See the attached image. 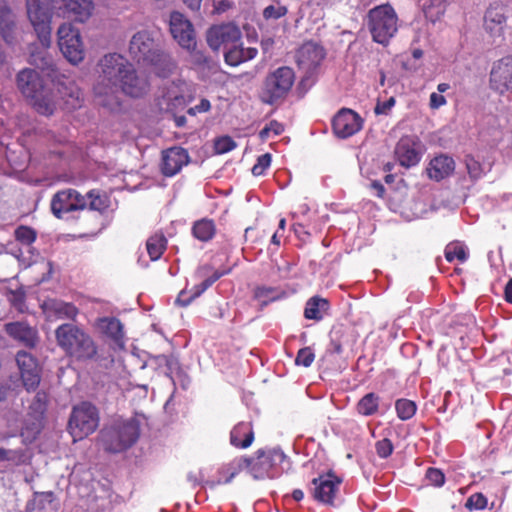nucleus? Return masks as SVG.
<instances>
[{"label": "nucleus", "instance_id": "50", "mask_svg": "<svg viewBox=\"0 0 512 512\" xmlns=\"http://www.w3.org/2000/svg\"><path fill=\"white\" fill-rule=\"evenodd\" d=\"M425 478L430 485L435 487H442L445 483V475L438 468H428L425 473Z\"/></svg>", "mask_w": 512, "mask_h": 512}, {"label": "nucleus", "instance_id": "24", "mask_svg": "<svg viewBox=\"0 0 512 512\" xmlns=\"http://www.w3.org/2000/svg\"><path fill=\"white\" fill-rule=\"evenodd\" d=\"M4 330L11 338L22 343L26 347L33 348L37 344V330L25 322L7 323L4 326Z\"/></svg>", "mask_w": 512, "mask_h": 512}, {"label": "nucleus", "instance_id": "49", "mask_svg": "<svg viewBox=\"0 0 512 512\" xmlns=\"http://www.w3.org/2000/svg\"><path fill=\"white\" fill-rule=\"evenodd\" d=\"M315 359V354L311 347L301 348L295 358V364L298 366L309 367Z\"/></svg>", "mask_w": 512, "mask_h": 512}, {"label": "nucleus", "instance_id": "18", "mask_svg": "<svg viewBox=\"0 0 512 512\" xmlns=\"http://www.w3.org/2000/svg\"><path fill=\"white\" fill-rule=\"evenodd\" d=\"M362 118L353 110L342 108L333 118L332 128L338 138H348L361 130Z\"/></svg>", "mask_w": 512, "mask_h": 512}, {"label": "nucleus", "instance_id": "17", "mask_svg": "<svg viewBox=\"0 0 512 512\" xmlns=\"http://www.w3.org/2000/svg\"><path fill=\"white\" fill-rule=\"evenodd\" d=\"M341 483L342 479L333 473L320 475L312 480V495L318 502L333 504Z\"/></svg>", "mask_w": 512, "mask_h": 512}, {"label": "nucleus", "instance_id": "5", "mask_svg": "<svg viewBox=\"0 0 512 512\" xmlns=\"http://www.w3.org/2000/svg\"><path fill=\"white\" fill-rule=\"evenodd\" d=\"M368 29L372 39L386 45L398 30V17L395 10L388 4L374 7L368 12Z\"/></svg>", "mask_w": 512, "mask_h": 512}, {"label": "nucleus", "instance_id": "21", "mask_svg": "<svg viewBox=\"0 0 512 512\" xmlns=\"http://www.w3.org/2000/svg\"><path fill=\"white\" fill-rule=\"evenodd\" d=\"M190 161L186 149L180 146H174L162 151L161 172L166 177H172L178 174L181 169Z\"/></svg>", "mask_w": 512, "mask_h": 512}, {"label": "nucleus", "instance_id": "16", "mask_svg": "<svg viewBox=\"0 0 512 512\" xmlns=\"http://www.w3.org/2000/svg\"><path fill=\"white\" fill-rule=\"evenodd\" d=\"M87 201L74 189H65L57 192L51 200V211L57 218H62L63 214L85 209Z\"/></svg>", "mask_w": 512, "mask_h": 512}, {"label": "nucleus", "instance_id": "20", "mask_svg": "<svg viewBox=\"0 0 512 512\" xmlns=\"http://www.w3.org/2000/svg\"><path fill=\"white\" fill-rule=\"evenodd\" d=\"M16 363L26 390H35L40 383V367L37 360L26 351H19Z\"/></svg>", "mask_w": 512, "mask_h": 512}, {"label": "nucleus", "instance_id": "41", "mask_svg": "<svg viewBox=\"0 0 512 512\" xmlns=\"http://www.w3.org/2000/svg\"><path fill=\"white\" fill-rule=\"evenodd\" d=\"M100 328L114 340H119L123 337V326L117 318L106 317L101 319Z\"/></svg>", "mask_w": 512, "mask_h": 512}, {"label": "nucleus", "instance_id": "64", "mask_svg": "<svg viewBox=\"0 0 512 512\" xmlns=\"http://www.w3.org/2000/svg\"><path fill=\"white\" fill-rule=\"evenodd\" d=\"M505 299L512 304V279L508 281L505 287Z\"/></svg>", "mask_w": 512, "mask_h": 512}, {"label": "nucleus", "instance_id": "53", "mask_svg": "<svg viewBox=\"0 0 512 512\" xmlns=\"http://www.w3.org/2000/svg\"><path fill=\"white\" fill-rule=\"evenodd\" d=\"M186 50L189 52V61L193 66L203 67L208 64V57L201 50L196 49V45Z\"/></svg>", "mask_w": 512, "mask_h": 512}, {"label": "nucleus", "instance_id": "9", "mask_svg": "<svg viewBox=\"0 0 512 512\" xmlns=\"http://www.w3.org/2000/svg\"><path fill=\"white\" fill-rule=\"evenodd\" d=\"M98 425L99 414L94 405L82 402L73 408L68 427L75 440L83 439L92 434Z\"/></svg>", "mask_w": 512, "mask_h": 512}, {"label": "nucleus", "instance_id": "8", "mask_svg": "<svg viewBox=\"0 0 512 512\" xmlns=\"http://www.w3.org/2000/svg\"><path fill=\"white\" fill-rule=\"evenodd\" d=\"M57 38L59 49L69 63L78 65L85 59V46L78 28L71 23H62Z\"/></svg>", "mask_w": 512, "mask_h": 512}, {"label": "nucleus", "instance_id": "7", "mask_svg": "<svg viewBox=\"0 0 512 512\" xmlns=\"http://www.w3.org/2000/svg\"><path fill=\"white\" fill-rule=\"evenodd\" d=\"M286 455L279 449H259L254 457H249L248 470L255 479H274L283 471Z\"/></svg>", "mask_w": 512, "mask_h": 512}, {"label": "nucleus", "instance_id": "10", "mask_svg": "<svg viewBox=\"0 0 512 512\" xmlns=\"http://www.w3.org/2000/svg\"><path fill=\"white\" fill-rule=\"evenodd\" d=\"M295 81L292 68L282 66L269 73L265 80L264 102L275 104L284 99L291 90Z\"/></svg>", "mask_w": 512, "mask_h": 512}, {"label": "nucleus", "instance_id": "46", "mask_svg": "<svg viewBox=\"0 0 512 512\" xmlns=\"http://www.w3.org/2000/svg\"><path fill=\"white\" fill-rule=\"evenodd\" d=\"M42 424L39 419H35L32 423H26L21 430V436L27 442H32L36 436L40 433Z\"/></svg>", "mask_w": 512, "mask_h": 512}, {"label": "nucleus", "instance_id": "63", "mask_svg": "<svg viewBox=\"0 0 512 512\" xmlns=\"http://www.w3.org/2000/svg\"><path fill=\"white\" fill-rule=\"evenodd\" d=\"M284 233L282 231L276 230L274 234L272 235L271 242L272 244L279 246L281 244V240L284 237Z\"/></svg>", "mask_w": 512, "mask_h": 512}, {"label": "nucleus", "instance_id": "6", "mask_svg": "<svg viewBox=\"0 0 512 512\" xmlns=\"http://www.w3.org/2000/svg\"><path fill=\"white\" fill-rule=\"evenodd\" d=\"M140 429L136 419L116 420L103 434L106 449L118 453L131 447L139 438Z\"/></svg>", "mask_w": 512, "mask_h": 512}, {"label": "nucleus", "instance_id": "27", "mask_svg": "<svg viewBox=\"0 0 512 512\" xmlns=\"http://www.w3.org/2000/svg\"><path fill=\"white\" fill-rule=\"evenodd\" d=\"M60 9L74 17L78 22H86L92 15L94 4L92 0H59Z\"/></svg>", "mask_w": 512, "mask_h": 512}, {"label": "nucleus", "instance_id": "15", "mask_svg": "<svg viewBox=\"0 0 512 512\" xmlns=\"http://www.w3.org/2000/svg\"><path fill=\"white\" fill-rule=\"evenodd\" d=\"M241 37L240 29L230 23L212 26L206 34L207 44L214 51L221 47L226 51L233 43L240 42Z\"/></svg>", "mask_w": 512, "mask_h": 512}, {"label": "nucleus", "instance_id": "30", "mask_svg": "<svg viewBox=\"0 0 512 512\" xmlns=\"http://www.w3.org/2000/svg\"><path fill=\"white\" fill-rule=\"evenodd\" d=\"M455 169L453 158L447 155H440L430 161L428 175L431 179L440 181L448 177Z\"/></svg>", "mask_w": 512, "mask_h": 512}, {"label": "nucleus", "instance_id": "42", "mask_svg": "<svg viewBox=\"0 0 512 512\" xmlns=\"http://www.w3.org/2000/svg\"><path fill=\"white\" fill-rule=\"evenodd\" d=\"M395 410L398 418L406 421L415 415L417 411V405L412 400L401 398L395 402Z\"/></svg>", "mask_w": 512, "mask_h": 512}, {"label": "nucleus", "instance_id": "22", "mask_svg": "<svg viewBox=\"0 0 512 512\" xmlns=\"http://www.w3.org/2000/svg\"><path fill=\"white\" fill-rule=\"evenodd\" d=\"M484 28L494 39L502 38L506 28L505 6L500 2L491 4L484 16Z\"/></svg>", "mask_w": 512, "mask_h": 512}, {"label": "nucleus", "instance_id": "31", "mask_svg": "<svg viewBox=\"0 0 512 512\" xmlns=\"http://www.w3.org/2000/svg\"><path fill=\"white\" fill-rule=\"evenodd\" d=\"M257 53L258 51L256 48H244L240 41L229 46V48L224 53V57L228 65L237 66L245 61L254 59Z\"/></svg>", "mask_w": 512, "mask_h": 512}, {"label": "nucleus", "instance_id": "2", "mask_svg": "<svg viewBox=\"0 0 512 512\" xmlns=\"http://www.w3.org/2000/svg\"><path fill=\"white\" fill-rule=\"evenodd\" d=\"M27 18L43 49L31 52L29 62L42 71H53V60L47 51L51 44L53 0H25Z\"/></svg>", "mask_w": 512, "mask_h": 512}, {"label": "nucleus", "instance_id": "54", "mask_svg": "<svg viewBox=\"0 0 512 512\" xmlns=\"http://www.w3.org/2000/svg\"><path fill=\"white\" fill-rule=\"evenodd\" d=\"M271 164V154L265 153L258 157L257 162L252 167V173L255 176H261L265 173Z\"/></svg>", "mask_w": 512, "mask_h": 512}, {"label": "nucleus", "instance_id": "34", "mask_svg": "<svg viewBox=\"0 0 512 512\" xmlns=\"http://www.w3.org/2000/svg\"><path fill=\"white\" fill-rule=\"evenodd\" d=\"M286 297V292L278 287L257 286L253 290V298L260 303L261 308Z\"/></svg>", "mask_w": 512, "mask_h": 512}, {"label": "nucleus", "instance_id": "32", "mask_svg": "<svg viewBox=\"0 0 512 512\" xmlns=\"http://www.w3.org/2000/svg\"><path fill=\"white\" fill-rule=\"evenodd\" d=\"M249 457L240 456L221 466L218 471L217 484L229 483L240 471L248 469Z\"/></svg>", "mask_w": 512, "mask_h": 512}, {"label": "nucleus", "instance_id": "14", "mask_svg": "<svg viewBox=\"0 0 512 512\" xmlns=\"http://www.w3.org/2000/svg\"><path fill=\"white\" fill-rule=\"evenodd\" d=\"M490 87L500 95L512 92V55L502 57L493 64Z\"/></svg>", "mask_w": 512, "mask_h": 512}, {"label": "nucleus", "instance_id": "19", "mask_svg": "<svg viewBox=\"0 0 512 512\" xmlns=\"http://www.w3.org/2000/svg\"><path fill=\"white\" fill-rule=\"evenodd\" d=\"M170 32L183 49H190L197 45L191 22L180 12L171 13Z\"/></svg>", "mask_w": 512, "mask_h": 512}, {"label": "nucleus", "instance_id": "39", "mask_svg": "<svg viewBox=\"0 0 512 512\" xmlns=\"http://www.w3.org/2000/svg\"><path fill=\"white\" fill-rule=\"evenodd\" d=\"M166 247L167 239L162 233L153 234L146 242V249L152 261L160 259Z\"/></svg>", "mask_w": 512, "mask_h": 512}, {"label": "nucleus", "instance_id": "60", "mask_svg": "<svg viewBox=\"0 0 512 512\" xmlns=\"http://www.w3.org/2000/svg\"><path fill=\"white\" fill-rule=\"evenodd\" d=\"M445 104H446V99L440 93L433 92L430 95V107L432 109H438V108H440L441 106H443Z\"/></svg>", "mask_w": 512, "mask_h": 512}, {"label": "nucleus", "instance_id": "62", "mask_svg": "<svg viewBox=\"0 0 512 512\" xmlns=\"http://www.w3.org/2000/svg\"><path fill=\"white\" fill-rule=\"evenodd\" d=\"M130 76L129 78H127V82H129L131 85H135L137 82L135 81L137 79L138 80H147L145 77H139L136 73V70L135 68L132 66V71L128 73Z\"/></svg>", "mask_w": 512, "mask_h": 512}, {"label": "nucleus", "instance_id": "13", "mask_svg": "<svg viewBox=\"0 0 512 512\" xmlns=\"http://www.w3.org/2000/svg\"><path fill=\"white\" fill-rule=\"evenodd\" d=\"M425 151L422 142L416 136H403L397 142L394 155L399 164L405 168L416 166Z\"/></svg>", "mask_w": 512, "mask_h": 512}, {"label": "nucleus", "instance_id": "47", "mask_svg": "<svg viewBox=\"0 0 512 512\" xmlns=\"http://www.w3.org/2000/svg\"><path fill=\"white\" fill-rule=\"evenodd\" d=\"M283 132L284 125L276 120H272L259 132V137L262 141H266L271 134L278 136Z\"/></svg>", "mask_w": 512, "mask_h": 512}, {"label": "nucleus", "instance_id": "1", "mask_svg": "<svg viewBox=\"0 0 512 512\" xmlns=\"http://www.w3.org/2000/svg\"><path fill=\"white\" fill-rule=\"evenodd\" d=\"M99 80L95 86L97 95L114 93L121 90L131 97H141L145 95L149 89L148 80H135L137 83L131 85L127 82L129 74L132 71V64L126 58L117 53H110L103 56L99 63Z\"/></svg>", "mask_w": 512, "mask_h": 512}, {"label": "nucleus", "instance_id": "36", "mask_svg": "<svg viewBox=\"0 0 512 512\" xmlns=\"http://www.w3.org/2000/svg\"><path fill=\"white\" fill-rule=\"evenodd\" d=\"M192 235L201 242H208L216 234V225L213 220L202 218L193 223Z\"/></svg>", "mask_w": 512, "mask_h": 512}, {"label": "nucleus", "instance_id": "40", "mask_svg": "<svg viewBox=\"0 0 512 512\" xmlns=\"http://www.w3.org/2000/svg\"><path fill=\"white\" fill-rule=\"evenodd\" d=\"M445 10V0H428V2L423 6L425 17L433 23L444 15Z\"/></svg>", "mask_w": 512, "mask_h": 512}, {"label": "nucleus", "instance_id": "12", "mask_svg": "<svg viewBox=\"0 0 512 512\" xmlns=\"http://www.w3.org/2000/svg\"><path fill=\"white\" fill-rule=\"evenodd\" d=\"M325 56V49L321 45L308 41L297 49L295 59L299 69L309 78L317 72Z\"/></svg>", "mask_w": 512, "mask_h": 512}, {"label": "nucleus", "instance_id": "48", "mask_svg": "<svg viewBox=\"0 0 512 512\" xmlns=\"http://www.w3.org/2000/svg\"><path fill=\"white\" fill-rule=\"evenodd\" d=\"M236 142L230 136H222L215 140L214 149L217 154H224L236 148Z\"/></svg>", "mask_w": 512, "mask_h": 512}, {"label": "nucleus", "instance_id": "28", "mask_svg": "<svg viewBox=\"0 0 512 512\" xmlns=\"http://www.w3.org/2000/svg\"><path fill=\"white\" fill-rule=\"evenodd\" d=\"M382 407L380 395L375 392H369L358 400L355 410L359 415L369 417L384 414L388 407L383 410Z\"/></svg>", "mask_w": 512, "mask_h": 512}, {"label": "nucleus", "instance_id": "23", "mask_svg": "<svg viewBox=\"0 0 512 512\" xmlns=\"http://www.w3.org/2000/svg\"><path fill=\"white\" fill-rule=\"evenodd\" d=\"M43 311L49 320H74L79 311L72 303L61 300H47L42 305Z\"/></svg>", "mask_w": 512, "mask_h": 512}, {"label": "nucleus", "instance_id": "61", "mask_svg": "<svg viewBox=\"0 0 512 512\" xmlns=\"http://www.w3.org/2000/svg\"><path fill=\"white\" fill-rule=\"evenodd\" d=\"M371 187L376 191L378 197L382 198L384 196L385 188L380 182L373 181Z\"/></svg>", "mask_w": 512, "mask_h": 512}, {"label": "nucleus", "instance_id": "44", "mask_svg": "<svg viewBox=\"0 0 512 512\" xmlns=\"http://www.w3.org/2000/svg\"><path fill=\"white\" fill-rule=\"evenodd\" d=\"M87 206L90 210L104 211L108 207L107 197L99 192L90 191L86 195Z\"/></svg>", "mask_w": 512, "mask_h": 512}, {"label": "nucleus", "instance_id": "45", "mask_svg": "<svg viewBox=\"0 0 512 512\" xmlns=\"http://www.w3.org/2000/svg\"><path fill=\"white\" fill-rule=\"evenodd\" d=\"M15 238L23 245H30L36 240V231L28 226H19L15 230Z\"/></svg>", "mask_w": 512, "mask_h": 512}, {"label": "nucleus", "instance_id": "55", "mask_svg": "<svg viewBox=\"0 0 512 512\" xmlns=\"http://www.w3.org/2000/svg\"><path fill=\"white\" fill-rule=\"evenodd\" d=\"M376 453L380 458H387L389 457L393 450L394 446L390 439L384 438L375 444Z\"/></svg>", "mask_w": 512, "mask_h": 512}, {"label": "nucleus", "instance_id": "59", "mask_svg": "<svg viewBox=\"0 0 512 512\" xmlns=\"http://www.w3.org/2000/svg\"><path fill=\"white\" fill-rule=\"evenodd\" d=\"M210 108V102L207 99H202L198 105H195L194 107L188 109V114L195 116L198 113L209 111Z\"/></svg>", "mask_w": 512, "mask_h": 512}, {"label": "nucleus", "instance_id": "43", "mask_svg": "<svg viewBox=\"0 0 512 512\" xmlns=\"http://www.w3.org/2000/svg\"><path fill=\"white\" fill-rule=\"evenodd\" d=\"M445 258L448 262L458 260L463 263L468 258L465 247L459 243H450L445 248Z\"/></svg>", "mask_w": 512, "mask_h": 512}, {"label": "nucleus", "instance_id": "25", "mask_svg": "<svg viewBox=\"0 0 512 512\" xmlns=\"http://www.w3.org/2000/svg\"><path fill=\"white\" fill-rule=\"evenodd\" d=\"M153 72L162 78H167L177 70V63L162 47L145 63Z\"/></svg>", "mask_w": 512, "mask_h": 512}, {"label": "nucleus", "instance_id": "35", "mask_svg": "<svg viewBox=\"0 0 512 512\" xmlns=\"http://www.w3.org/2000/svg\"><path fill=\"white\" fill-rule=\"evenodd\" d=\"M62 95V100L67 109L72 110L81 106L83 101V93L75 83H69V85L61 84L58 89Z\"/></svg>", "mask_w": 512, "mask_h": 512}, {"label": "nucleus", "instance_id": "51", "mask_svg": "<svg viewBox=\"0 0 512 512\" xmlns=\"http://www.w3.org/2000/svg\"><path fill=\"white\" fill-rule=\"evenodd\" d=\"M487 506V498L482 493L472 494L466 501L465 507L469 510H483Z\"/></svg>", "mask_w": 512, "mask_h": 512}, {"label": "nucleus", "instance_id": "11", "mask_svg": "<svg viewBox=\"0 0 512 512\" xmlns=\"http://www.w3.org/2000/svg\"><path fill=\"white\" fill-rule=\"evenodd\" d=\"M161 48L154 34L147 30L135 33L129 43V55L138 64L145 63Z\"/></svg>", "mask_w": 512, "mask_h": 512}, {"label": "nucleus", "instance_id": "38", "mask_svg": "<svg viewBox=\"0 0 512 512\" xmlns=\"http://www.w3.org/2000/svg\"><path fill=\"white\" fill-rule=\"evenodd\" d=\"M30 455L23 449H5L0 447V463L8 466H20L30 462Z\"/></svg>", "mask_w": 512, "mask_h": 512}, {"label": "nucleus", "instance_id": "26", "mask_svg": "<svg viewBox=\"0 0 512 512\" xmlns=\"http://www.w3.org/2000/svg\"><path fill=\"white\" fill-rule=\"evenodd\" d=\"M16 27L15 13L6 0H0V35L6 43L15 41Z\"/></svg>", "mask_w": 512, "mask_h": 512}, {"label": "nucleus", "instance_id": "58", "mask_svg": "<svg viewBox=\"0 0 512 512\" xmlns=\"http://www.w3.org/2000/svg\"><path fill=\"white\" fill-rule=\"evenodd\" d=\"M395 103L396 101L394 97H390L388 100L383 102L378 101L374 108V112L377 115H387L394 107Z\"/></svg>", "mask_w": 512, "mask_h": 512}, {"label": "nucleus", "instance_id": "3", "mask_svg": "<svg viewBox=\"0 0 512 512\" xmlns=\"http://www.w3.org/2000/svg\"><path fill=\"white\" fill-rule=\"evenodd\" d=\"M16 85L21 94L41 115L50 116L59 106L56 94L44 83V79L35 69L21 70L16 76Z\"/></svg>", "mask_w": 512, "mask_h": 512}, {"label": "nucleus", "instance_id": "37", "mask_svg": "<svg viewBox=\"0 0 512 512\" xmlns=\"http://www.w3.org/2000/svg\"><path fill=\"white\" fill-rule=\"evenodd\" d=\"M329 309V302L324 298L312 297L306 303L304 316L310 320H321Z\"/></svg>", "mask_w": 512, "mask_h": 512}, {"label": "nucleus", "instance_id": "4", "mask_svg": "<svg viewBox=\"0 0 512 512\" xmlns=\"http://www.w3.org/2000/svg\"><path fill=\"white\" fill-rule=\"evenodd\" d=\"M55 338L66 355L77 361L91 360L97 354V346L91 336L74 324L60 325L55 330Z\"/></svg>", "mask_w": 512, "mask_h": 512}, {"label": "nucleus", "instance_id": "52", "mask_svg": "<svg viewBox=\"0 0 512 512\" xmlns=\"http://www.w3.org/2000/svg\"><path fill=\"white\" fill-rule=\"evenodd\" d=\"M288 12V9L286 6L282 5H269L263 10V17L266 20L270 19H279L281 17H284Z\"/></svg>", "mask_w": 512, "mask_h": 512}, {"label": "nucleus", "instance_id": "33", "mask_svg": "<svg viewBox=\"0 0 512 512\" xmlns=\"http://www.w3.org/2000/svg\"><path fill=\"white\" fill-rule=\"evenodd\" d=\"M185 83L182 81L173 82L171 87L162 96V104H165V109L174 111L179 107L185 105V97L183 95V87Z\"/></svg>", "mask_w": 512, "mask_h": 512}, {"label": "nucleus", "instance_id": "57", "mask_svg": "<svg viewBox=\"0 0 512 512\" xmlns=\"http://www.w3.org/2000/svg\"><path fill=\"white\" fill-rule=\"evenodd\" d=\"M221 276H222L221 273L214 272L209 278L205 279L199 285H196L193 297L200 296L206 289H208L213 283H215Z\"/></svg>", "mask_w": 512, "mask_h": 512}, {"label": "nucleus", "instance_id": "56", "mask_svg": "<svg viewBox=\"0 0 512 512\" xmlns=\"http://www.w3.org/2000/svg\"><path fill=\"white\" fill-rule=\"evenodd\" d=\"M465 163H466L467 171L472 178L477 179V178L481 177L482 172H483L482 166L476 159H474L471 156H467Z\"/></svg>", "mask_w": 512, "mask_h": 512}, {"label": "nucleus", "instance_id": "29", "mask_svg": "<svg viewBox=\"0 0 512 512\" xmlns=\"http://www.w3.org/2000/svg\"><path fill=\"white\" fill-rule=\"evenodd\" d=\"M254 441V431L251 422H239L230 432V444L239 449H246Z\"/></svg>", "mask_w": 512, "mask_h": 512}]
</instances>
